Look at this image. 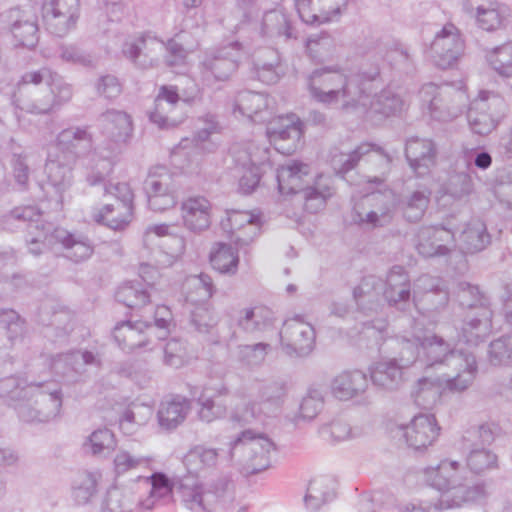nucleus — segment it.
Masks as SVG:
<instances>
[{"mask_svg": "<svg viewBox=\"0 0 512 512\" xmlns=\"http://www.w3.org/2000/svg\"><path fill=\"white\" fill-rule=\"evenodd\" d=\"M92 140V134L86 127L71 126L63 129L56 141L47 146V181L42 189L52 210H61L64 202L70 199L73 165L82 153L91 148Z\"/></svg>", "mask_w": 512, "mask_h": 512, "instance_id": "1", "label": "nucleus"}, {"mask_svg": "<svg viewBox=\"0 0 512 512\" xmlns=\"http://www.w3.org/2000/svg\"><path fill=\"white\" fill-rule=\"evenodd\" d=\"M421 347L420 368L425 373L433 372L446 376V385L452 393L468 389L477 373V363L472 353L455 347L452 340L427 333L417 337Z\"/></svg>", "mask_w": 512, "mask_h": 512, "instance_id": "2", "label": "nucleus"}, {"mask_svg": "<svg viewBox=\"0 0 512 512\" xmlns=\"http://www.w3.org/2000/svg\"><path fill=\"white\" fill-rule=\"evenodd\" d=\"M9 218L27 222L26 242L30 253L35 256L56 244H61L66 250L65 256L74 262L84 261L93 253V247L87 238L54 227L52 223L42 222L41 212L35 206L15 208Z\"/></svg>", "mask_w": 512, "mask_h": 512, "instance_id": "3", "label": "nucleus"}, {"mask_svg": "<svg viewBox=\"0 0 512 512\" xmlns=\"http://www.w3.org/2000/svg\"><path fill=\"white\" fill-rule=\"evenodd\" d=\"M18 91L16 106L32 114H47L70 101L73 96L72 86L47 67L26 72Z\"/></svg>", "mask_w": 512, "mask_h": 512, "instance_id": "4", "label": "nucleus"}, {"mask_svg": "<svg viewBox=\"0 0 512 512\" xmlns=\"http://www.w3.org/2000/svg\"><path fill=\"white\" fill-rule=\"evenodd\" d=\"M368 69L366 66L355 72L338 66L315 69L307 78L309 94L319 103L340 104L342 110L351 113Z\"/></svg>", "mask_w": 512, "mask_h": 512, "instance_id": "5", "label": "nucleus"}, {"mask_svg": "<svg viewBox=\"0 0 512 512\" xmlns=\"http://www.w3.org/2000/svg\"><path fill=\"white\" fill-rule=\"evenodd\" d=\"M98 127L104 140L91 154L96 172L88 176L90 185H96L110 174L133 134L131 116L125 111L110 109L98 118Z\"/></svg>", "mask_w": 512, "mask_h": 512, "instance_id": "6", "label": "nucleus"}, {"mask_svg": "<svg viewBox=\"0 0 512 512\" xmlns=\"http://www.w3.org/2000/svg\"><path fill=\"white\" fill-rule=\"evenodd\" d=\"M276 179L279 192L283 195H301L304 208L310 213L321 210L333 194V180L330 176L320 174L313 178L310 166L296 160L281 165L277 169Z\"/></svg>", "mask_w": 512, "mask_h": 512, "instance_id": "7", "label": "nucleus"}, {"mask_svg": "<svg viewBox=\"0 0 512 512\" xmlns=\"http://www.w3.org/2000/svg\"><path fill=\"white\" fill-rule=\"evenodd\" d=\"M426 482L441 491L439 500L445 508H458L486 496L484 484L470 482L457 461L442 460L435 467L424 470Z\"/></svg>", "mask_w": 512, "mask_h": 512, "instance_id": "8", "label": "nucleus"}, {"mask_svg": "<svg viewBox=\"0 0 512 512\" xmlns=\"http://www.w3.org/2000/svg\"><path fill=\"white\" fill-rule=\"evenodd\" d=\"M169 225H149L143 233L142 257L149 262L141 263L139 275L148 285L159 277V268L171 266L185 251L184 237L169 232Z\"/></svg>", "mask_w": 512, "mask_h": 512, "instance_id": "9", "label": "nucleus"}, {"mask_svg": "<svg viewBox=\"0 0 512 512\" xmlns=\"http://www.w3.org/2000/svg\"><path fill=\"white\" fill-rule=\"evenodd\" d=\"M176 495L190 512H213L218 505L233 501L234 486L225 475L205 480L184 475L176 479Z\"/></svg>", "mask_w": 512, "mask_h": 512, "instance_id": "10", "label": "nucleus"}, {"mask_svg": "<svg viewBox=\"0 0 512 512\" xmlns=\"http://www.w3.org/2000/svg\"><path fill=\"white\" fill-rule=\"evenodd\" d=\"M379 84L380 68L378 65L370 66L351 113L372 123H380L403 111L405 102L402 97L390 88L377 93Z\"/></svg>", "mask_w": 512, "mask_h": 512, "instance_id": "11", "label": "nucleus"}, {"mask_svg": "<svg viewBox=\"0 0 512 512\" xmlns=\"http://www.w3.org/2000/svg\"><path fill=\"white\" fill-rule=\"evenodd\" d=\"M229 446V459L236 460L251 474L267 469L271 464V454L276 450L268 435L250 428L243 430Z\"/></svg>", "mask_w": 512, "mask_h": 512, "instance_id": "12", "label": "nucleus"}, {"mask_svg": "<svg viewBox=\"0 0 512 512\" xmlns=\"http://www.w3.org/2000/svg\"><path fill=\"white\" fill-rule=\"evenodd\" d=\"M185 80L187 87L182 90L172 85H163L159 88L154 106L148 112L150 121L159 128L175 127L185 119L187 104L198 93V87L194 81Z\"/></svg>", "mask_w": 512, "mask_h": 512, "instance_id": "13", "label": "nucleus"}, {"mask_svg": "<svg viewBox=\"0 0 512 512\" xmlns=\"http://www.w3.org/2000/svg\"><path fill=\"white\" fill-rule=\"evenodd\" d=\"M284 395L283 386L277 383L264 385L256 399L245 400L232 409L230 420L241 426L265 425L268 419L280 413Z\"/></svg>", "mask_w": 512, "mask_h": 512, "instance_id": "14", "label": "nucleus"}, {"mask_svg": "<svg viewBox=\"0 0 512 512\" xmlns=\"http://www.w3.org/2000/svg\"><path fill=\"white\" fill-rule=\"evenodd\" d=\"M419 98L430 117L441 122L457 118L468 102V95L462 87L456 88L449 84H425L419 91Z\"/></svg>", "mask_w": 512, "mask_h": 512, "instance_id": "15", "label": "nucleus"}, {"mask_svg": "<svg viewBox=\"0 0 512 512\" xmlns=\"http://www.w3.org/2000/svg\"><path fill=\"white\" fill-rule=\"evenodd\" d=\"M232 154L239 174V188L249 194L259 185L261 176L271 168L270 150L248 143L233 147Z\"/></svg>", "mask_w": 512, "mask_h": 512, "instance_id": "16", "label": "nucleus"}, {"mask_svg": "<svg viewBox=\"0 0 512 512\" xmlns=\"http://www.w3.org/2000/svg\"><path fill=\"white\" fill-rule=\"evenodd\" d=\"M27 403L17 407L19 416L24 421H49L56 417L62 406V398L58 385L54 382H30Z\"/></svg>", "mask_w": 512, "mask_h": 512, "instance_id": "17", "label": "nucleus"}, {"mask_svg": "<svg viewBox=\"0 0 512 512\" xmlns=\"http://www.w3.org/2000/svg\"><path fill=\"white\" fill-rule=\"evenodd\" d=\"M397 207V198L391 189L369 193L354 206V221L367 228L390 224Z\"/></svg>", "mask_w": 512, "mask_h": 512, "instance_id": "18", "label": "nucleus"}, {"mask_svg": "<svg viewBox=\"0 0 512 512\" xmlns=\"http://www.w3.org/2000/svg\"><path fill=\"white\" fill-rule=\"evenodd\" d=\"M465 49L464 34L455 24L447 22L435 32L426 49V54L434 65L441 69H448L460 61Z\"/></svg>", "mask_w": 512, "mask_h": 512, "instance_id": "19", "label": "nucleus"}, {"mask_svg": "<svg viewBox=\"0 0 512 512\" xmlns=\"http://www.w3.org/2000/svg\"><path fill=\"white\" fill-rule=\"evenodd\" d=\"M506 110L504 99L497 93L481 91L468 109L467 119L471 130L479 135L492 132Z\"/></svg>", "mask_w": 512, "mask_h": 512, "instance_id": "20", "label": "nucleus"}, {"mask_svg": "<svg viewBox=\"0 0 512 512\" xmlns=\"http://www.w3.org/2000/svg\"><path fill=\"white\" fill-rule=\"evenodd\" d=\"M243 56V48L238 42L206 53L199 64L202 81L211 85L213 81L227 80L236 71Z\"/></svg>", "mask_w": 512, "mask_h": 512, "instance_id": "21", "label": "nucleus"}, {"mask_svg": "<svg viewBox=\"0 0 512 512\" xmlns=\"http://www.w3.org/2000/svg\"><path fill=\"white\" fill-rule=\"evenodd\" d=\"M177 185L172 174L164 166L152 167L144 181V191L151 210L162 212L176 206Z\"/></svg>", "mask_w": 512, "mask_h": 512, "instance_id": "22", "label": "nucleus"}, {"mask_svg": "<svg viewBox=\"0 0 512 512\" xmlns=\"http://www.w3.org/2000/svg\"><path fill=\"white\" fill-rule=\"evenodd\" d=\"M41 11L47 31L64 37L76 29L81 5L79 0H43Z\"/></svg>", "mask_w": 512, "mask_h": 512, "instance_id": "23", "label": "nucleus"}, {"mask_svg": "<svg viewBox=\"0 0 512 512\" xmlns=\"http://www.w3.org/2000/svg\"><path fill=\"white\" fill-rule=\"evenodd\" d=\"M219 132V125L215 115L206 114L202 118H199L197 125V132L194 139H182L180 143L175 146L171 152V157L175 165H178L181 169L190 168L194 160H197V156L200 155V147L206 142L209 137Z\"/></svg>", "mask_w": 512, "mask_h": 512, "instance_id": "24", "label": "nucleus"}, {"mask_svg": "<svg viewBox=\"0 0 512 512\" xmlns=\"http://www.w3.org/2000/svg\"><path fill=\"white\" fill-rule=\"evenodd\" d=\"M302 122L296 114L278 116L269 120L267 136L274 149L285 155L294 153L302 136Z\"/></svg>", "mask_w": 512, "mask_h": 512, "instance_id": "25", "label": "nucleus"}, {"mask_svg": "<svg viewBox=\"0 0 512 512\" xmlns=\"http://www.w3.org/2000/svg\"><path fill=\"white\" fill-rule=\"evenodd\" d=\"M279 336L283 351L290 356L309 353L315 342L313 326L301 316L287 319Z\"/></svg>", "mask_w": 512, "mask_h": 512, "instance_id": "26", "label": "nucleus"}, {"mask_svg": "<svg viewBox=\"0 0 512 512\" xmlns=\"http://www.w3.org/2000/svg\"><path fill=\"white\" fill-rule=\"evenodd\" d=\"M347 5L348 0H295L300 19L313 26L338 22Z\"/></svg>", "mask_w": 512, "mask_h": 512, "instance_id": "27", "label": "nucleus"}, {"mask_svg": "<svg viewBox=\"0 0 512 512\" xmlns=\"http://www.w3.org/2000/svg\"><path fill=\"white\" fill-rule=\"evenodd\" d=\"M235 323L242 333L254 339H267L276 330L274 312L262 305L239 310L235 316Z\"/></svg>", "mask_w": 512, "mask_h": 512, "instance_id": "28", "label": "nucleus"}, {"mask_svg": "<svg viewBox=\"0 0 512 512\" xmlns=\"http://www.w3.org/2000/svg\"><path fill=\"white\" fill-rule=\"evenodd\" d=\"M154 335L155 327L148 326V323L142 321H124L117 324L113 330V337L119 347L128 351L155 350L159 343Z\"/></svg>", "mask_w": 512, "mask_h": 512, "instance_id": "29", "label": "nucleus"}, {"mask_svg": "<svg viewBox=\"0 0 512 512\" xmlns=\"http://www.w3.org/2000/svg\"><path fill=\"white\" fill-rule=\"evenodd\" d=\"M359 169L369 183H383L391 171V156L381 147L371 143L357 146Z\"/></svg>", "mask_w": 512, "mask_h": 512, "instance_id": "30", "label": "nucleus"}, {"mask_svg": "<svg viewBox=\"0 0 512 512\" xmlns=\"http://www.w3.org/2000/svg\"><path fill=\"white\" fill-rule=\"evenodd\" d=\"M222 228L239 247L246 246L260 234L261 217L249 211H230L221 222Z\"/></svg>", "mask_w": 512, "mask_h": 512, "instance_id": "31", "label": "nucleus"}, {"mask_svg": "<svg viewBox=\"0 0 512 512\" xmlns=\"http://www.w3.org/2000/svg\"><path fill=\"white\" fill-rule=\"evenodd\" d=\"M165 51L166 44L153 36L128 39L122 47L123 55L142 69L157 66Z\"/></svg>", "mask_w": 512, "mask_h": 512, "instance_id": "32", "label": "nucleus"}, {"mask_svg": "<svg viewBox=\"0 0 512 512\" xmlns=\"http://www.w3.org/2000/svg\"><path fill=\"white\" fill-rule=\"evenodd\" d=\"M462 9L476 20L479 28L491 32L503 26L508 9L496 0H464Z\"/></svg>", "mask_w": 512, "mask_h": 512, "instance_id": "33", "label": "nucleus"}, {"mask_svg": "<svg viewBox=\"0 0 512 512\" xmlns=\"http://www.w3.org/2000/svg\"><path fill=\"white\" fill-rule=\"evenodd\" d=\"M264 41L271 44L297 39L298 31L288 13L273 9L264 13L259 30Z\"/></svg>", "mask_w": 512, "mask_h": 512, "instance_id": "34", "label": "nucleus"}, {"mask_svg": "<svg viewBox=\"0 0 512 512\" xmlns=\"http://www.w3.org/2000/svg\"><path fill=\"white\" fill-rule=\"evenodd\" d=\"M228 395L229 389L223 384L204 387L196 399L198 419L205 423H212L225 418L228 414L226 401Z\"/></svg>", "mask_w": 512, "mask_h": 512, "instance_id": "35", "label": "nucleus"}, {"mask_svg": "<svg viewBox=\"0 0 512 512\" xmlns=\"http://www.w3.org/2000/svg\"><path fill=\"white\" fill-rule=\"evenodd\" d=\"M233 113H239L254 122H265L274 113V100L264 93L241 91L235 97Z\"/></svg>", "mask_w": 512, "mask_h": 512, "instance_id": "36", "label": "nucleus"}, {"mask_svg": "<svg viewBox=\"0 0 512 512\" xmlns=\"http://www.w3.org/2000/svg\"><path fill=\"white\" fill-rule=\"evenodd\" d=\"M455 241L454 233L438 226L421 227L417 233L416 249L423 257L446 255Z\"/></svg>", "mask_w": 512, "mask_h": 512, "instance_id": "37", "label": "nucleus"}, {"mask_svg": "<svg viewBox=\"0 0 512 512\" xmlns=\"http://www.w3.org/2000/svg\"><path fill=\"white\" fill-rule=\"evenodd\" d=\"M136 481L149 488L145 497L138 498L139 511H150L158 504L176 493V480L172 481L162 472H153L151 475H137Z\"/></svg>", "mask_w": 512, "mask_h": 512, "instance_id": "38", "label": "nucleus"}, {"mask_svg": "<svg viewBox=\"0 0 512 512\" xmlns=\"http://www.w3.org/2000/svg\"><path fill=\"white\" fill-rule=\"evenodd\" d=\"M154 459L130 445L119 448L113 458V469L117 477H137L141 472L152 471Z\"/></svg>", "mask_w": 512, "mask_h": 512, "instance_id": "39", "label": "nucleus"}, {"mask_svg": "<svg viewBox=\"0 0 512 512\" xmlns=\"http://www.w3.org/2000/svg\"><path fill=\"white\" fill-rule=\"evenodd\" d=\"M436 418L431 414H419L403 428V436L407 444L420 450L432 445L439 435Z\"/></svg>", "mask_w": 512, "mask_h": 512, "instance_id": "40", "label": "nucleus"}, {"mask_svg": "<svg viewBox=\"0 0 512 512\" xmlns=\"http://www.w3.org/2000/svg\"><path fill=\"white\" fill-rule=\"evenodd\" d=\"M492 315V310L485 304L470 311L461 328L459 341L472 346L484 341L492 332Z\"/></svg>", "mask_w": 512, "mask_h": 512, "instance_id": "41", "label": "nucleus"}, {"mask_svg": "<svg viewBox=\"0 0 512 512\" xmlns=\"http://www.w3.org/2000/svg\"><path fill=\"white\" fill-rule=\"evenodd\" d=\"M10 31L15 44L26 48H33L39 40L37 16L32 10L12 9L10 11Z\"/></svg>", "mask_w": 512, "mask_h": 512, "instance_id": "42", "label": "nucleus"}, {"mask_svg": "<svg viewBox=\"0 0 512 512\" xmlns=\"http://www.w3.org/2000/svg\"><path fill=\"white\" fill-rule=\"evenodd\" d=\"M405 155L410 168L419 177L429 174L436 163V148L429 139L410 138L406 142Z\"/></svg>", "mask_w": 512, "mask_h": 512, "instance_id": "43", "label": "nucleus"}, {"mask_svg": "<svg viewBox=\"0 0 512 512\" xmlns=\"http://www.w3.org/2000/svg\"><path fill=\"white\" fill-rule=\"evenodd\" d=\"M212 205L203 196H190L181 203L184 226L193 232L206 230L211 224Z\"/></svg>", "mask_w": 512, "mask_h": 512, "instance_id": "44", "label": "nucleus"}, {"mask_svg": "<svg viewBox=\"0 0 512 512\" xmlns=\"http://www.w3.org/2000/svg\"><path fill=\"white\" fill-rule=\"evenodd\" d=\"M88 365H99V359L89 351H72L55 356L51 368L56 374L75 381L86 371Z\"/></svg>", "mask_w": 512, "mask_h": 512, "instance_id": "45", "label": "nucleus"}, {"mask_svg": "<svg viewBox=\"0 0 512 512\" xmlns=\"http://www.w3.org/2000/svg\"><path fill=\"white\" fill-rule=\"evenodd\" d=\"M219 451V449L205 445L192 447L183 459L187 475L198 479H200V477L206 478L219 465L221 460Z\"/></svg>", "mask_w": 512, "mask_h": 512, "instance_id": "46", "label": "nucleus"}, {"mask_svg": "<svg viewBox=\"0 0 512 512\" xmlns=\"http://www.w3.org/2000/svg\"><path fill=\"white\" fill-rule=\"evenodd\" d=\"M446 378L440 374L432 376L426 373L425 376L418 379L411 392L414 403L423 409L433 408L440 401L442 392H451L446 385Z\"/></svg>", "mask_w": 512, "mask_h": 512, "instance_id": "47", "label": "nucleus"}, {"mask_svg": "<svg viewBox=\"0 0 512 512\" xmlns=\"http://www.w3.org/2000/svg\"><path fill=\"white\" fill-rule=\"evenodd\" d=\"M368 388V378L361 370H344L331 381V392L339 400L347 401L362 395Z\"/></svg>", "mask_w": 512, "mask_h": 512, "instance_id": "48", "label": "nucleus"}, {"mask_svg": "<svg viewBox=\"0 0 512 512\" xmlns=\"http://www.w3.org/2000/svg\"><path fill=\"white\" fill-rule=\"evenodd\" d=\"M105 193L116 198L115 203H118V209L120 210L119 218L118 216L109 215L110 225L121 227L123 224L131 223L133 219L134 193L130 185L125 182L110 183L105 186Z\"/></svg>", "mask_w": 512, "mask_h": 512, "instance_id": "49", "label": "nucleus"}, {"mask_svg": "<svg viewBox=\"0 0 512 512\" xmlns=\"http://www.w3.org/2000/svg\"><path fill=\"white\" fill-rule=\"evenodd\" d=\"M102 475L98 471H79L71 482V497L77 505H87L97 496Z\"/></svg>", "mask_w": 512, "mask_h": 512, "instance_id": "50", "label": "nucleus"}, {"mask_svg": "<svg viewBox=\"0 0 512 512\" xmlns=\"http://www.w3.org/2000/svg\"><path fill=\"white\" fill-rule=\"evenodd\" d=\"M254 66L259 80L266 84L276 83L284 73L279 53L272 48L256 52Z\"/></svg>", "mask_w": 512, "mask_h": 512, "instance_id": "51", "label": "nucleus"}, {"mask_svg": "<svg viewBox=\"0 0 512 512\" xmlns=\"http://www.w3.org/2000/svg\"><path fill=\"white\" fill-rule=\"evenodd\" d=\"M190 410V401L184 397L162 401L157 413L158 422L163 428H176L186 419Z\"/></svg>", "mask_w": 512, "mask_h": 512, "instance_id": "52", "label": "nucleus"}, {"mask_svg": "<svg viewBox=\"0 0 512 512\" xmlns=\"http://www.w3.org/2000/svg\"><path fill=\"white\" fill-rule=\"evenodd\" d=\"M423 297H436L438 306H445L449 300L448 291L444 288L442 280L430 275H421L414 282L413 301L415 306L422 302Z\"/></svg>", "mask_w": 512, "mask_h": 512, "instance_id": "53", "label": "nucleus"}, {"mask_svg": "<svg viewBox=\"0 0 512 512\" xmlns=\"http://www.w3.org/2000/svg\"><path fill=\"white\" fill-rule=\"evenodd\" d=\"M431 191L427 188L404 194L397 204L403 217L409 222H418L424 216L430 203Z\"/></svg>", "mask_w": 512, "mask_h": 512, "instance_id": "54", "label": "nucleus"}, {"mask_svg": "<svg viewBox=\"0 0 512 512\" xmlns=\"http://www.w3.org/2000/svg\"><path fill=\"white\" fill-rule=\"evenodd\" d=\"M402 371L403 368L393 358L383 360L372 367L370 371L371 381L378 387L392 390L402 382Z\"/></svg>", "mask_w": 512, "mask_h": 512, "instance_id": "55", "label": "nucleus"}, {"mask_svg": "<svg viewBox=\"0 0 512 512\" xmlns=\"http://www.w3.org/2000/svg\"><path fill=\"white\" fill-rule=\"evenodd\" d=\"M139 511L138 499L131 488L112 487L103 499L101 512H134Z\"/></svg>", "mask_w": 512, "mask_h": 512, "instance_id": "56", "label": "nucleus"}, {"mask_svg": "<svg viewBox=\"0 0 512 512\" xmlns=\"http://www.w3.org/2000/svg\"><path fill=\"white\" fill-rule=\"evenodd\" d=\"M210 263L221 274L235 275L239 265L238 250L230 244L216 243L210 252Z\"/></svg>", "mask_w": 512, "mask_h": 512, "instance_id": "57", "label": "nucleus"}, {"mask_svg": "<svg viewBox=\"0 0 512 512\" xmlns=\"http://www.w3.org/2000/svg\"><path fill=\"white\" fill-rule=\"evenodd\" d=\"M460 248L466 253L483 250L490 242L485 224L480 220H472L460 234Z\"/></svg>", "mask_w": 512, "mask_h": 512, "instance_id": "58", "label": "nucleus"}, {"mask_svg": "<svg viewBox=\"0 0 512 512\" xmlns=\"http://www.w3.org/2000/svg\"><path fill=\"white\" fill-rule=\"evenodd\" d=\"M334 481L330 477L320 476L310 481L304 501L311 510L319 509L334 497Z\"/></svg>", "mask_w": 512, "mask_h": 512, "instance_id": "59", "label": "nucleus"}, {"mask_svg": "<svg viewBox=\"0 0 512 512\" xmlns=\"http://www.w3.org/2000/svg\"><path fill=\"white\" fill-rule=\"evenodd\" d=\"M417 337L421 336L413 334L412 339L402 336L389 341L391 347L398 346L400 348L398 356L393 359L396 360L403 369L412 365H418L420 367L421 347Z\"/></svg>", "mask_w": 512, "mask_h": 512, "instance_id": "60", "label": "nucleus"}, {"mask_svg": "<svg viewBox=\"0 0 512 512\" xmlns=\"http://www.w3.org/2000/svg\"><path fill=\"white\" fill-rule=\"evenodd\" d=\"M270 351L271 345L266 342L242 344L235 348L233 357L243 366L253 368L262 365Z\"/></svg>", "mask_w": 512, "mask_h": 512, "instance_id": "61", "label": "nucleus"}, {"mask_svg": "<svg viewBox=\"0 0 512 512\" xmlns=\"http://www.w3.org/2000/svg\"><path fill=\"white\" fill-rule=\"evenodd\" d=\"M186 299L191 303L205 304L213 295L212 278L207 274L189 276L185 281Z\"/></svg>", "mask_w": 512, "mask_h": 512, "instance_id": "62", "label": "nucleus"}, {"mask_svg": "<svg viewBox=\"0 0 512 512\" xmlns=\"http://www.w3.org/2000/svg\"><path fill=\"white\" fill-rule=\"evenodd\" d=\"M151 294L140 282H130L120 286L116 292L117 301L129 308H141L150 301Z\"/></svg>", "mask_w": 512, "mask_h": 512, "instance_id": "63", "label": "nucleus"}, {"mask_svg": "<svg viewBox=\"0 0 512 512\" xmlns=\"http://www.w3.org/2000/svg\"><path fill=\"white\" fill-rule=\"evenodd\" d=\"M474 190L472 177L467 172H453L442 185L444 195L455 200L469 196Z\"/></svg>", "mask_w": 512, "mask_h": 512, "instance_id": "64", "label": "nucleus"}]
</instances>
